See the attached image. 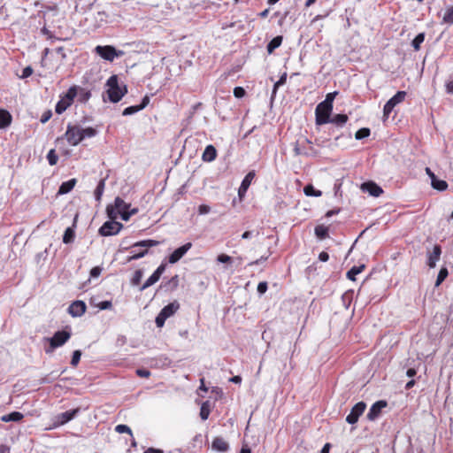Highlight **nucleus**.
I'll list each match as a JSON object with an SVG mask.
<instances>
[{
  "mask_svg": "<svg viewBox=\"0 0 453 453\" xmlns=\"http://www.w3.org/2000/svg\"><path fill=\"white\" fill-rule=\"evenodd\" d=\"M106 86L108 87L107 94L109 100L112 103L119 102L127 92L125 85L123 87L119 85L117 75H111L107 80Z\"/></svg>",
  "mask_w": 453,
  "mask_h": 453,
  "instance_id": "obj_1",
  "label": "nucleus"
},
{
  "mask_svg": "<svg viewBox=\"0 0 453 453\" xmlns=\"http://www.w3.org/2000/svg\"><path fill=\"white\" fill-rule=\"evenodd\" d=\"M159 242L154 240H143L133 244L129 250L131 256L128 257V261L137 260L143 257L148 253V249L157 246Z\"/></svg>",
  "mask_w": 453,
  "mask_h": 453,
  "instance_id": "obj_2",
  "label": "nucleus"
},
{
  "mask_svg": "<svg viewBox=\"0 0 453 453\" xmlns=\"http://www.w3.org/2000/svg\"><path fill=\"white\" fill-rule=\"evenodd\" d=\"M71 337V333L65 330L57 331L52 337L45 338L49 345L44 348L46 354H51L57 348L63 346Z\"/></svg>",
  "mask_w": 453,
  "mask_h": 453,
  "instance_id": "obj_3",
  "label": "nucleus"
},
{
  "mask_svg": "<svg viewBox=\"0 0 453 453\" xmlns=\"http://www.w3.org/2000/svg\"><path fill=\"white\" fill-rule=\"evenodd\" d=\"M94 51L103 59L110 62H112L116 58H120L124 55L123 50H117L111 45H97Z\"/></svg>",
  "mask_w": 453,
  "mask_h": 453,
  "instance_id": "obj_4",
  "label": "nucleus"
},
{
  "mask_svg": "<svg viewBox=\"0 0 453 453\" xmlns=\"http://www.w3.org/2000/svg\"><path fill=\"white\" fill-rule=\"evenodd\" d=\"M179 309L180 303L177 301H173L165 305L156 317L155 323L157 326L162 327L165 320L172 317Z\"/></svg>",
  "mask_w": 453,
  "mask_h": 453,
  "instance_id": "obj_5",
  "label": "nucleus"
},
{
  "mask_svg": "<svg viewBox=\"0 0 453 453\" xmlns=\"http://www.w3.org/2000/svg\"><path fill=\"white\" fill-rule=\"evenodd\" d=\"M77 93L74 88H69L66 93L61 96L60 100L57 103L55 111L58 114H62L69 106L73 103Z\"/></svg>",
  "mask_w": 453,
  "mask_h": 453,
  "instance_id": "obj_6",
  "label": "nucleus"
},
{
  "mask_svg": "<svg viewBox=\"0 0 453 453\" xmlns=\"http://www.w3.org/2000/svg\"><path fill=\"white\" fill-rule=\"evenodd\" d=\"M332 111L333 106L319 103L315 109L316 124L321 126L329 123Z\"/></svg>",
  "mask_w": 453,
  "mask_h": 453,
  "instance_id": "obj_7",
  "label": "nucleus"
},
{
  "mask_svg": "<svg viewBox=\"0 0 453 453\" xmlns=\"http://www.w3.org/2000/svg\"><path fill=\"white\" fill-rule=\"evenodd\" d=\"M130 207V203H126L122 198L118 196L115 198L113 205L107 206L106 211L111 219H116L119 217V212L127 211Z\"/></svg>",
  "mask_w": 453,
  "mask_h": 453,
  "instance_id": "obj_8",
  "label": "nucleus"
},
{
  "mask_svg": "<svg viewBox=\"0 0 453 453\" xmlns=\"http://www.w3.org/2000/svg\"><path fill=\"white\" fill-rule=\"evenodd\" d=\"M407 93L405 91H398L395 96H393L384 105L383 107V117L384 119H388L389 114L392 112L394 108L404 101Z\"/></svg>",
  "mask_w": 453,
  "mask_h": 453,
  "instance_id": "obj_9",
  "label": "nucleus"
},
{
  "mask_svg": "<svg viewBox=\"0 0 453 453\" xmlns=\"http://www.w3.org/2000/svg\"><path fill=\"white\" fill-rule=\"evenodd\" d=\"M123 227V225L119 222L111 219L110 221H106L103 224V226L99 228V234L102 236H111L117 234Z\"/></svg>",
  "mask_w": 453,
  "mask_h": 453,
  "instance_id": "obj_10",
  "label": "nucleus"
},
{
  "mask_svg": "<svg viewBox=\"0 0 453 453\" xmlns=\"http://www.w3.org/2000/svg\"><path fill=\"white\" fill-rule=\"evenodd\" d=\"M65 136L72 146H76L82 141L81 127L71 124L67 126Z\"/></svg>",
  "mask_w": 453,
  "mask_h": 453,
  "instance_id": "obj_11",
  "label": "nucleus"
},
{
  "mask_svg": "<svg viewBox=\"0 0 453 453\" xmlns=\"http://www.w3.org/2000/svg\"><path fill=\"white\" fill-rule=\"evenodd\" d=\"M81 411L80 408L58 414L54 418V426H60L73 419Z\"/></svg>",
  "mask_w": 453,
  "mask_h": 453,
  "instance_id": "obj_12",
  "label": "nucleus"
},
{
  "mask_svg": "<svg viewBox=\"0 0 453 453\" xmlns=\"http://www.w3.org/2000/svg\"><path fill=\"white\" fill-rule=\"evenodd\" d=\"M365 408L366 404L364 402L356 403L352 407L350 413L346 417V421L350 425L356 424L359 417L364 413Z\"/></svg>",
  "mask_w": 453,
  "mask_h": 453,
  "instance_id": "obj_13",
  "label": "nucleus"
},
{
  "mask_svg": "<svg viewBox=\"0 0 453 453\" xmlns=\"http://www.w3.org/2000/svg\"><path fill=\"white\" fill-rule=\"evenodd\" d=\"M192 247L191 242H187L184 245L176 249L168 257L170 264L177 263Z\"/></svg>",
  "mask_w": 453,
  "mask_h": 453,
  "instance_id": "obj_14",
  "label": "nucleus"
},
{
  "mask_svg": "<svg viewBox=\"0 0 453 453\" xmlns=\"http://www.w3.org/2000/svg\"><path fill=\"white\" fill-rule=\"evenodd\" d=\"M86 303L83 301L77 300L73 302L68 307V312L72 317H81L86 311Z\"/></svg>",
  "mask_w": 453,
  "mask_h": 453,
  "instance_id": "obj_15",
  "label": "nucleus"
},
{
  "mask_svg": "<svg viewBox=\"0 0 453 453\" xmlns=\"http://www.w3.org/2000/svg\"><path fill=\"white\" fill-rule=\"evenodd\" d=\"M255 175H256L255 172L251 171V172L248 173L246 174V176L243 178V180L238 188V196H239L240 200H242L243 197L245 196L246 192L251 184V181L255 178Z\"/></svg>",
  "mask_w": 453,
  "mask_h": 453,
  "instance_id": "obj_16",
  "label": "nucleus"
},
{
  "mask_svg": "<svg viewBox=\"0 0 453 453\" xmlns=\"http://www.w3.org/2000/svg\"><path fill=\"white\" fill-rule=\"evenodd\" d=\"M386 406H387L386 401H383V400L377 401L371 406V408L367 413V418L371 421L375 420L380 415L381 410L383 408H385Z\"/></svg>",
  "mask_w": 453,
  "mask_h": 453,
  "instance_id": "obj_17",
  "label": "nucleus"
},
{
  "mask_svg": "<svg viewBox=\"0 0 453 453\" xmlns=\"http://www.w3.org/2000/svg\"><path fill=\"white\" fill-rule=\"evenodd\" d=\"M361 189L374 197H379L383 193V189L372 181L363 183L361 185Z\"/></svg>",
  "mask_w": 453,
  "mask_h": 453,
  "instance_id": "obj_18",
  "label": "nucleus"
},
{
  "mask_svg": "<svg viewBox=\"0 0 453 453\" xmlns=\"http://www.w3.org/2000/svg\"><path fill=\"white\" fill-rule=\"evenodd\" d=\"M441 254V246L434 245L433 251L428 254L427 265L430 268L435 267L436 263L440 260Z\"/></svg>",
  "mask_w": 453,
  "mask_h": 453,
  "instance_id": "obj_19",
  "label": "nucleus"
},
{
  "mask_svg": "<svg viewBox=\"0 0 453 453\" xmlns=\"http://www.w3.org/2000/svg\"><path fill=\"white\" fill-rule=\"evenodd\" d=\"M71 88H74L75 91L77 93L78 101L80 103L85 104L87 103L90 97H91V92L84 88L79 87V86H72Z\"/></svg>",
  "mask_w": 453,
  "mask_h": 453,
  "instance_id": "obj_20",
  "label": "nucleus"
},
{
  "mask_svg": "<svg viewBox=\"0 0 453 453\" xmlns=\"http://www.w3.org/2000/svg\"><path fill=\"white\" fill-rule=\"evenodd\" d=\"M217 157V150L213 145H207L202 155V159L204 162H212Z\"/></svg>",
  "mask_w": 453,
  "mask_h": 453,
  "instance_id": "obj_21",
  "label": "nucleus"
},
{
  "mask_svg": "<svg viewBox=\"0 0 453 453\" xmlns=\"http://www.w3.org/2000/svg\"><path fill=\"white\" fill-rule=\"evenodd\" d=\"M213 449L218 451H227L229 449L228 443L221 437H216L211 444Z\"/></svg>",
  "mask_w": 453,
  "mask_h": 453,
  "instance_id": "obj_22",
  "label": "nucleus"
},
{
  "mask_svg": "<svg viewBox=\"0 0 453 453\" xmlns=\"http://www.w3.org/2000/svg\"><path fill=\"white\" fill-rule=\"evenodd\" d=\"M76 182V179H71L67 181H64L58 188V195H65L69 193L74 188Z\"/></svg>",
  "mask_w": 453,
  "mask_h": 453,
  "instance_id": "obj_23",
  "label": "nucleus"
},
{
  "mask_svg": "<svg viewBox=\"0 0 453 453\" xmlns=\"http://www.w3.org/2000/svg\"><path fill=\"white\" fill-rule=\"evenodd\" d=\"M24 415L19 411H12L9 414L4 415L1 417V421L3 422H19L22 420Z\"/></svg>",
  "mask_w": 453,
  "mask_h": 453,
  "instance_id": "obj_24",
  "label": "nucleus"
},
{
  "mask_svg": "<svg viewBox=\"0 0 453 453\" xmlns=\"http://www.w3.org/2000/svg\"><path fill=\"white\" fill-rule=\"evenodd\" d=\"M282 36L281 35H278V36H275L274 38H273L269 43L267 44V51L269 54L273 53L274 51V50H276L277 48H279L281 43H282Z\"/></svg>",
  "mask_w": 453,
  "mask_h": 453,
  "instance_id": "obj_25",
  "label": "nucleus"
},
{
  "mask_svg": "<svg viewBox=\"0 0 453 453\" xmlns=\"http://www.w3.org/2000/svg\"><path fill=\"white\" fill-rule=\"evenodd\" d=\"M12 122V115L5 110H0V128L7 127Z\"/></svg>",
  "mask_w": 453,
  "mask_h": 453,
  "instance_id": "obj_26",
  "label": "nucleus"
},
{
  "mask_svg": "<svg viewBox=\"0 0 453 453\" xmlns=\"http://www.w3.org/2000/svg\"><path fill=\"white\" fill-rule=\"evenodd\" d=\"M348 121V116L346 114H336L333 118H330L329 123H333L337 127H343Z\"/></svg>",
  "mask_w": 453,
  "mask_h": 453,
  "instance_id": "obj_27",
  "label": "nucleus"
},
{
  "mask_svg": "<svg viewBox=\"0 0 453 453\" xmlns=\"http://www.w3.org/2000/svg\"><path fill=\"white\" fill-rule=\"evenodd\" d=\"M104 188H105V180L102 179L98 182V184H97V186H96V188L95 189V192H94L95 199L97 202L101 201L102 196H103L104 191Z\"/></svg>",
  "mask_w": 453,
  "mask_h": 453,
  "instance_id": "obj_28",
  "label": "nucleus"
},
{
  "mask_svg": "<svg viewBox=\"0 0 453 453\" xmlns=\"http://www.w3.org/2000/svg\"><path fill=\"white\" fill-rule=\"evenodd\" d=\"M315 234L319 239H326L328 237V227L323 225H319L315 227Z\"/></svg>",
  "mask_w": 453,
  "mask_h": 453,
  "instance_id": "obj_29",
  "label": "nucleus"
},
{
  "mask_svg": "<svg viewBox=\"0 0 453 453\" xmlns=\"http://www.w3.org/2000/svg\"><path fill=\"white\" fill-rule=\"evenodd\" d=\"M75 238V232L72 227H67L63 235V242L65 244L72 243Z\"/></svg>",
  "mask_w": 453,
  "mask_h": 453,
  "instance_id": "obj_30",
  "label": "nucleus"
},
{
  "mask_svg": "<svg viewBox=\"0 0 453 453\" xmlns=\"http://www.w3.org/2000/svg\"><path fill=\"white\" fill-rule=\"evenodd\" d=\"M303 192L304 194L307 196H315V197H319V196H322V192L320 190H317L315 189V188L309 184V185H306L303 188Z\"/></svg>",
  "mask_w": 453,
  "mask_h": 453,
  "instance_id": "obj_31",
  "label": "nucleus"
},
{
  "mask_svg": "<svg viewBox=\"0 0 453 453\" xmlns=\"http://www.w3.org/2000/svg\"><path fill=\"white\" fill-rule=\"evenodd\" d=\"M432 187L439 191H443L448 188V184L445 180H438L437 177L431 181Z\"/></svg>",
  "mask_w": 453,
  "mask_h": 453,
  "instance_id": "obj_32",
  "label": "nucleus"
},
{
  "mask_svg": "<svg viewBox=\"0 0 453 453\" xmlns=\"http://www.w3.org/2000/svg\"><path fill=\"white\" fill-rule=\"evenodd\" d=\"M365 268L364 265L360 266H353L348 273H347V278L350 280H356V275L359 274L363 269Z\"/></svg>",
  "mask_w": 453,
  "mask_h": 453,
  "instance_id": "obj_33",
  "label": "nucleus"
},
{
  "mask_svg": "<svg viewBox=\"0 0 453 453\" xmlns=\"http://www.w3.org/2000/svg\"><path fill=\"white\" fill-rule=\"evenodd\" d=\"M424 40H425V34L419 33L412 40L411 46L414 48L415 50H418L420 49V45L424 42Z\"/></svg>",
  "mask_w": 453,
  "mask_h": 453,
  "instance_id": "obj_34",
  "label": "nucleus"
},
{
  "mask_svg": "<svg viewBox=\"0 0 453 453\" xmlns=\"http://www.w3.org/2000/svg\"><path fill=\"white\" fill-rule=\"evenodd\" d=\"M82 140L85 138H91L96 135L97 131L93 127L81 128Z\"/></svg>",
  "mask_w": 453,
  "mask_h": 453,
  "instance_id": "obj_35",
  "label": "nucleus"
},
{
  "mask_svg": "<svg viewBox=\"0 0 453 453\" xmlns=\"http://www.w3.org/2000/svg\"><path fill=\"white\" fill-rule=\"evenodd\" d=\"M448 274H449V272L446 267L441 268V270L437 275V279L435 281V287H439L443 282V280L447 278Z\"/></svg>",
  "mask_w": 453,
  "mask_h": 453,
  "instance_id": "obj_36",
  "label": "nucleus"
},
{
  "mask_svg": "<svg viewBox=\"0 0 453 453\" xmlns=\"http://www.w3.org/2000/svg\"><path fill=\"white\" fill-rule=\"evenodd\" d=\"M138 211L137 208L129 209L127 211H123L119 212V216L125 221H127L132 215L136 214Z\"/></svg>",
  "mask_w": 453,
  "mask_h": 453,
  "instance_id": "obj_37",
  "label": "nucleus"
},
{
  "mask_svg": "<svg viewBox=\"0 0 453 453\" xmlns=\"http://www.w3.org/2000/svg\"><path fill=\"white\" fill-rule=\"evenodd\" d=\"M370 134H371V132H370L369 128L363 127V128L358 129L356 132L355 138L357 140H362L364 138L368 137L370 135Z\"/></svg>",
  "mask_w": 453,
  "mask_h": 453,
  "instance_id": "obj_38",
  "label": "nucleus"
},
{
  "mask_svg": "<svg viewBox=\"0 0 453 453\" xmlns=\"http://www.w3.org/2000/svg\"><path fill=\"white\" fill-rule=\"evenodd\" d=\"M140 111H142V109H141L139 104L132 105V106H128L126 109H124V111L122 112V115L123 116H128V115L134 114V113Z\"/></svg>",
  "mask_w": 453,
  "mask_h": 453,
  "instance_id": "obj_39",
  "label": "nucleus"
},
{
  "mask_svg": "<svg viewBox=\"0 0 453 453\" xmlns=\"http://www.w3.org/2000/svg\"><path fill=\"white\" fill-rule=\"evenodd\" d=\"M47 159L50 165H55L58 163V156L57 155L55 150H50L47 154Z\"/></svg>",
  "mask_w": 453,
  "mask_h": 453,
  "instance_id": "obj_40",
  "label": "nucleus"
},
{
  "mask_svg": "<svg viewBox=\"0 0 453 453\" xmlns=\"http://www.w3.org/2000/svg\"><path fill=\"white\" fill-rule=\"evenodd\" d=\"M443 22L449 25L453 24V6L449 8L444 13Z\"/></svg>",
  "mask_w": 453,
  "mask_h": 453,
  "instance_id": "obj_41",
  "label": "nucleus"
},
{
  "mask_svg": "<svg viewBox=\"0 0 453 453\" xmlns=\"http://www.w3.org/2000/svg\"><path fill=\"white\" fill-rule=\"evenodd\" d=\"M165 271V265L161 264L150 276L152 278H154L156 280V281L157 282Z\"/></svg>",
  "mask_w": 453,
  "mask_h": 453,
  "instance_id": "obj_42",
  "label": "nucleus"
},
{
  "mask_svg": "<svg viewBox=\"0 0 453 453\" xmlns=\"http://www.w3.org/2000/svg\"><path fill=\"white\" fill-rule=\"evenodd\" d=\"M115 431L119 434H130L131 436H133V434H132V430L131 428L127 426V425H123V424H120V425H118L115 426Z\"/></svg>",
  "mask_w": 453,
  "mask_h": 453,
  "instance_id": "obj_43",
  "label": "nucleus"
},
{
  "mask_svg": "<svg viewBox=\"0 0 453 453\" xmlns=\"http://www.w3.org/2000/svg\"><path fill=\"white\" fill-rule=\"evenodd\" d=\"M286 81H287V73H284L279 79V81L277 82L274 83L273 85V94H275L278 88L280 86H282L286 83Z\"/></svg>",
  "mask_w": 453,
  "mask_h": 453,
  "instance_id": "obj_44",
  "label": "nucleus"
},
{
  "mask_svg": "<svg viewBox=\"0 0 453 453\" xmlns=\"http://www.w3.org/2000/svg\"><path fill=\"white\" fill-rule=\"evenodd\" d=\"M81 350H74L73 352V356H72V359H71V365L73 366H76L80 360H81Z\"/></svg>",
  "mask_w": 453,
  "mask_h": 453,
  "instance_id": "obj_45",
  "label": "nucleus"
},
{
  "mask_svg": "<svg viewBox=\"0 0 453 453\" xmlns=\"http://www.w3.org/2000/svg\"><path fill=\"white\" fill-rule=\"evenodd\" d=\"M142 270H137L134 272V274L132 278V284L133 285H138L142 278Z\"/></svg>",
  "mask_w": 453,
  "mask_h": 453,
  "instance_id": "obj_46",
  "label": "nucleus"
},
{
  "mask_svg": "<svg viewBox=\"0 0 453 453\" xmlns=\"http://www.w3.org/2000/svg\"><path fill=\"white\" fill-rule=\"evenodd\" d=\"M217 262L221 264H227L232 262V257L226 254H219L217 257Z\"/></svg>",
  "mask_w": 453,
  "mask_h": 453,
  "instance_id": "obj_47",
  "label": "nucleus"
},
{
  "mask_svg": "<svg viewBox=\"0 0 453 453\" xmlns=\"http://www.w3.org/2000/svg\"><path fill=\"white\" fill-rule=\"evenodd\" d=\"M336 95H337L336 91L328 93L326 96V99L324 101H322V103H324L325 104L333 106V102H334Z\"/></svg>",
  "mask_w": 453,
  "mask_h": 453,
  "instance_id": "obj_48",
  "label": "nucleus"
},
{
  "mask_svg": "<svg viewBox=\"0 0 453 453\" xmlns=\"http://www.w3.org/2000/svg\"><path fill=\"white\" fill-rule=\"evenodd\" d=\"M156 282H157L156 280L154 278H152L151 276H150L147 279V280L143 283V285L140 288V290L143 291L146 288H148L149 287L154 285Z\"/></svg>",
  "mask_w": 453,
  "mask_h": 453,
  "instance_id": "obj_49",
  "label": "nucleus"
},
{
  "mask_svg": "<svg viewBox=\"0 0 453 453\" xmlns=\"http://www.w3.org/2000/svg\"><path fill=\"white\" fill-rule=\"evenodd\" d=\"M245 95V90L242 87H235L234 88V96L236 97V98H242V96H244Z\"/></svg>",
  "mask_w": 453,
  "mask_h": 453,
  "instance_id": "obj_50",
  "label": "nucleus"
},
{
  "mask_svg": "<svg viewBox=\"0 0 453 453\" xmlns=\"http://www.w3.org/2000/svg\"><path fill=\"white\" fill-rule=\"evenodd\" d=\"M267 288H268L267 282L262 281V282L258 283L257 290L260 295H262L267 291Z\"/></svg>",
  "mask_w": 453,
  "mask_h": 453,
  "instance_id": "obj_51",
  "label": "nucleus"
},
{
  "mask_svg": "<svg viewBox=\"0 0 453 453\" xmlns=\"http://www.w3.org/2000/svg\"><path fill=\"white\" fill-rule=\"evenodd\" d=\"M294 151H295V154L296 156H299V155H306V156H308L310 154L304 148H302V147H300L298 145L295 146Z\"/></svg>",
  "mask_w": 453,
  "mask_h": 453,
  "instance_id": "obj_52",
  "label": "nucleus"
},
{
  "mask_svg": "<svg viewBox=\"0 0 453 453\" xmlns=\"http://www.w3.org/2000/svg\"><path fill=\"white\" fill-rule=\"evenodd\" d=\"M268 257H269V255H267V256H262V257H259L258 259L254 260V261H252V262L249 263V265H249V266H253V265H260V264H262V263L265 262V261L268 259Z\"/></svg>",
  "mask_w": 453,
  "mask_h": 453,
  "instance_id": "obj_53",
  "label": "nucleus"
},
{
  "mask_svg": "<svg viewBox=\"0 0 453 453\" xmlns=\"http://www.w3.org/2000/svg\"><path fill=\"white\" fill-rule=\"evenodd\" d=\"M102 267L95 266L90 270V276L92 278H97L102 273Z\"/></svg>",
  "mask_w": 453,
  "mask_h": 453,
  "instance_id": "obj_54",
  "label": "nucleus"
},
{
  "mask_svg": "<svg viewBox=\"0 0 453 453\" xmlns=\"http://www.w3.org/2000/svg\"><path fill=\"white\" fill-rule=\"evenodd\" d=\"M210 411L207 409L204 404L201 407L200 417L203 420H206L209 417Z\"/></svg>",
  "mask_w": 453,
  "mask_h": 453,
  "instance_id": "obj_55",
  "label": "nucleus"
},
{
  "mask_svg": "<svg viewBox=\"0 0 453 453\" xmlns=\"http://www.w3.org/2000/svg\"><path fill=\"white\" fill-rule=\"evenodd\" d=\"M211 211V207L207 204H201L198 207V213L201 215L207 214Z\"/></svg>",
  "mask_w": 453,
  "mask_h": 453,
  "instance_id": "obj_56",
  "label": "nucleus"
},
{
  "mask_svg": "<svg viewBox=\"0 0 453 453\" xmlns=\"http://www.w3.org/2000/svg\"><path fill=\"white\" fill-rule=\"evenodd\" d=\"M136 374L139 377H142V378H148V377L150 376V372L149 370H146V369H137L136 370Z\"/></svg>",
  "mask_w": 453,
  "mask_h": 453,
  "instance_id": "obj_57",
  "label": "nucleus"
},
{
  "mask_svg": "<svg viewBox=\"0 0 453 453\" xmlns=\"http://www.w3.org/2000/svg\"><path fill=\"white\" fill-rule=\"evenodd\" d=\"M33 73V69L31 66H27L23 69L22 71V75H21V78L22 79H25V78H27L29 76H31Z\"/></svg>",
  "mask_w": 453,
  "mask_h": 453,
  "instance_id": "obj_58",
  "label": "nucleus"
},
{
  "mask_svg": "<svg viewBox=\"0 0 453 453\" xmlns=\"http://www.w3.org/2000/svg\"><path fill=\"white\" fill-rule=\"evenodd\" d=\"M52 116L51 111H47L43 112V114L41 117V122L46 123Z\"/></svg>",
  "mask_w": 453,
  "mask_h": 453,
  "instance_id": "obj_59",
  "label": "nucleus"
},
{
  "mask_svg": "<svg viewBox=\"0 0 453 453\" xmlns=\"http://www.w3.org/2000/svg\"><path fill=\"white\" fill-rule=\"evenodd\" d=\"M258 234V232H257L255 234L254 231H245L242 234V239H250V238H252L253 236L255 235H257Z\"/></svg>",
  "mask_w": 453,
  "mask_h": 453,
  "instance_id": "obj_60",
  "label": "nucleus"
},
{
  "mask_svg": "<svg viewBox=\"0 0 453 453\" xmlns=\"http://www.w3.org/2000/svg\"><path fill=\"white\" fill-rule=\"evenodd\" d=\"M445 88L448 94H453V81H448L445 84Z\"/></svg>",
  "mask_w": 453,
  "mask_h": 453,
  "instance_id": "obj_61",
  "label": "nucleus"
},
{
  "mask_svg": "<svg viewBox=\"0 0 453 453\" xmlns=\"http://www.w3.org/2000/svg\"><path fill=\"white\" fill-rule=\"evenodd\" d=\"M319 259L321 261V262H326L328 261L329 259V255L327 252L326 251H322L319 253Z\"/></svg>",
  "mask_w": 453,
  "mask_h": 453,
  "instance_id": "obj_62",
  "label": "nucleus"
},
{
  "mask_svg": "<svg viewBox=\"0 0 453 453\" xmlns=\"http://www.w3.org/2000/svg\"><path fill=\"white\" fill-rule=\"evenodd\" d=\"M0 453H11L10 447L5 444H1L0 445Z\"/></svg>",
  "mask_w": 453,
  "mask_h": 453,
  "instance_id": "obj_63",
  "label": "nucleus"
},
{
  "mask_svg": "<svg viewBox=\"0 0 453 453\" xmlns=\"http://www.w3.org/2000/svg\"><path fill=\"white\" fill-rule=\"evenodd\" d=\"M143 453H164V451L161 449L150 448L147 450H145Z\"/></svg>",
  "mask_w": 453,
  "mask_h": 453,
  "instance_id": "obj_64",
  "label": "nucleus"
}]
</instances>
